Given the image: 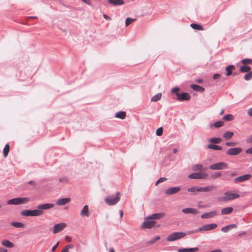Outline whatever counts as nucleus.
<instances>
[{
	"mask_svg": "<svg viewBox=\"0 0 252 252\" xmlns=\"http://www.w3.org/2000/svg\"><path fill=\"white\" fill-rule=\"evenodd\" d=\"M190 87L191 89L197 92H203L205 90L204 88L197 85H191Z\"/></svg>",
	"mask_w": 252,
	"mask_h": 252,
	"instance_id": "27",
	"label": "nucleus"
},
{
	"mask_svg": "<svg viewBox=\"0 0 252 252\" xmlns=\"http://www.w3.org/2000/svg\"><path fill=\"white\" fill-rule=\"evenodd\" d=\"M221 77V75L220 74L216 73L214 74L213 77L214 79H217L220 78Z\"/></svg>",
	"mask_w": 252,
	"mask_h": 252,
	"instance_id": "51",
	"label": "nucleus"
},
{
	"mask_svg": "<svg viewBox=\"0 0 252 252\" xmlns=\"http://www.w3.org/2000/svg\"><path fill=\"white\" fill-rule=\"evenodd\" d=\"M120 192L116 193V196H110L105 198V203L108 205L111 206L117 204L120 200Z\"/></svg>",
	"mask_w": 252,
	"mask_h": 252,
	"instance_id": "5",
	"label": "nucleus"
},
{
	"mask_svg": "<svg viewBox=\"0 0 252 252\" xmlns=\"http://www.w3.org/2000/svg\"><path fill=\"white\" fill-rule=\"evenodd\" d=\"M247 113L249 116L252 117V107L248 109Z\"/></svg>",
	"mask_w": 252,
	"mask_h": 252,
	"instance_id": "52",
	"label": "nucleus"
},
{
	"mask_svg": "<svg viewBox=\"0 0 252 252\" xmlns=\"http://www.w3.org/2000/svg\"><path fill=\"white\" fill-rule=\"evenodd\" d=\"M251 69V67L248 65L242 66L240 69V71L241 72H248Z\"/></svg>",
	"mask_w": 252,
	"mask_h": 252,
	"instance_id": "32",
	"label": "nucleus"
},
{
	"mask_svg": "<svg viewBox=\"0 0 252 252\" xmlns=\"http://www.w3.org/2000/svg\"><path fill=\"white\" fill-rule=\"evenodd\" d=\"M28 184L30 185H32L33 187H34L35 186V184L34 182L33 181H31L29 182Z\"/></svg>",
	"mask_w": 252,
	"mask_h": 252,
	"instance_id": "60",
	"label": "nucleus"
},
{
	"mask_svg": "<svg viewBox=\"0 0 252 252\" xmlns=\"http://www.w3.org/2000/svg\"><path fill=\"white\" fill-rule=\"evenodd\" d=\"M197 188L195 187L189 188L188 189V191L189 192H194L197 191Z\"/></svg>",
	"mask_w": 252,
	"mask_h": 252,
	"instance_id": "50",
	"label": "nucleus"
},
{
	"mask_svg": "<svg viewBox=\"0 0 252 252\" xmlns=\"http://www.w3.org/2000/svg\"><path fill=\"white\" fill-rule=\"evenodd\" d=\"M160 238L159 236H156L155 238H154L153 239H152L151 240H150L149 241H148L147 242V244H153L154 243H155L156 241L159 240L160 239Z\"/></svg>",
	"mask_w": 252,
	"mask_h": 252,
	"instance_id": "42",
	"label": "nucleus"
},
{
	"mask_svg": "<svg viewBox=\"0 0 252 252\" xmlns=\"http://www.w3.org/2000/svg\"><path fill=\"white\" fill-rule=\"evenodd\" d=\"M180 91V89L176 87L172 88L171 90V93L172 94H175L177 96V94H179V92Z\"/></svg>",
	"mask_w": 252,
	"mask_h": 252,
	"instance_id": "43",
	"label": "nucleus"
},
{
	"mask_svg": "<svg viewBox=\"0 0 252 252\" xmlns=\"http://www.w3.org/2000/svg\"><path fill=\"white\" fill-rule=\"evenodd\" d=\"M223 120L226 121L234 120V117L231 114H227L223 117Z\"/></svg>",
	"mask_w": 252,
	"mask_h": 252,
	"instance_id": "39",
	"label": "nucleus"
},
{
	"mask_svg": "<svg viewBox=\"0 0 252 252\" xmlns=\"http://www.w3.org/2000/svg\"><path fill=\"white\" fill-rule=\"evenodd\" d=\"M216 189V187L213 185L208 186L204 187L197 188V191L198 192H211Z\"/></svg>",
	"mask_w": 252,
	"mask_h": 252,
	"instance_id": "13",
	"label": "nucleus"
},
{
	"mask_svg": "<svg viewBox=\"0 0 252 252\" xmlns=\"http://www.w3.org/2000/svg\"><path fill=\"white\" fill-rule=\"evenodd\" d=\"M167 180L166 178H160L156 182V186H157L158 184L165 181Z\"/></svg>",
	"mask_w": 252,
	"mask_h": 252,
	"instance_id": "48",
	"label": "nucleus"
},
{
	"mask_svg": "<svg viewBox=\"0 0 252 252\" xmlns=\"http://www.w3.org/2000/svg\"><path fill=\"white\" fill-rule=\"evenodd\" d=\"M190 27L194 30L203 31L204 28L200 25L196 23H192L190 24Z\"/></svg>",
	"mask_w": 252,
	"mask_h": 252,
	"instance_id": "28",
	"label": "nucleus"
},
{
	"mask_svg": "<svg viewBox=\"0 0 252 252\" xmlns=\"http://www.w3.org/2000/svg\"><path fill=\"white\" fill-rule=\"evenodd\" d=\"M80 215L82 217L86 216L88 217L90 216L89 208L88 205H85L84 206L83 208L80 212Z\"/></svg>",
	"mask_w": 252,
	"mask_h": 252,
	"instance_id": "16",
	"label": "nucleus"
},
{
	"mask_svg": "<svg viewBox=\"0 0 252 252\" xmlns=\"http://www.w3.org/2000/svg\"><path fill=\"white\" fill-rule=\"evenodd\" d=\"M66 227V224L65 223H60L55 225L53 232L54 234H56L62 231L64 228Z\"/></svg>",
	"mask_w": 252,
	"mask_h": 252,
	"instance_id": "9",
	"label": "nucleus"
},
{
	"mask_svg": "<svg viewBox=\"0 0 252 252\" xmlns=\"http://www.w3.org/2000/svg\"><path fill=\"white\" fill-rule=\"evenodd\" d=\"M207 148L209 149H213L215 150H221L222 147L215 144H209Z\"/></svg>",
	"mask_w": 252,
	"mask_h": 252,
	"instance_id": "29",
	"label": "nucleus"
},
{
	"mask_svg": "<svg viewBox=\"0 0 252 252\" xmlns=\"http://www.w3.org/2000/svg\"><path fill=\"white\" fill-rule=\"evenodd\" d=\"M135 20H136L135 19H132V18H127L126 19V22H125L126 26V27L129 26L130 24H131Z\"/></svg>",
	"mask_w": 252,
	"mask_h": 252,
	"instance_id": "41",
	"label": "nucleus"
},
{
	"mask_svg": "<svg viewBox=\"0 0 252 252\" xmlns=\"http://www.w3.org/2000/svg\"><path fill=\"white\" fill-rule=\"evenodd\" d=\"M84 2L87 3L88 5L91 4V0H82Z\"/></svg>",
	"mask_w": 252,
	"mask_h": 252,
	"instance_id": "57",
	"label": "nucleus"
},
{
	"mask_svg": "<svg viewBox=\"0 0 252 252\" xmlns=\"http://www.w3.org/2000/svg\"><path fill=\"white\" fill-rule=\"evenodd\" d=\"M10 147L8 144H6L5 146V147L4 148L3 150V156L6 158L7 157L8 153L9 152Z\"/></svg>",
	"mask_w": 252,
	"mask_h": 252,
	"instance_id": "34",
	"label": "nucleus"
},
{
	"mask_svg": "<svg viewBox=\"0 0 252 252\" xmlns=\"http://www.w3.org/2000/svg\"><path fill=\"white\" fill-rule=\"evenodd\" d=\"M126 116V113L124 111H121L117 113L116 117L121 119H124Z\"/></svg>",
	"mask_w": 252,
	"mask_h": 252,
	"instance_id": "33",
	"label": "nucleus"
},
{
	"mask_svg": "<svg viewBox=\"0 0 252 252\" xmlns=\"http://www.w3.org/2000/svg\"><path fill=\"white\" fill-rule=\"evenodd\" d=\"M70 201V198H64L60 199L58 200H57L56 204L58 205L62 206L68 203H69Z\"/></svg>",
	"mask_w": 252,
	"mask_h": 252,
	"instance_id": "18",
	"label": "nucleus"
},
{
	"mask_svg": "<svg viewBox=\"0 0 252 252\" xmlns=\"http://www.w3.org/2000/svg\"><path fill=\"white\" fill-rule=\"evenodd\" d=\"M203 168V166L201 164H194L192 167V169L193 171H199Z\"/></svg>",
	"mask_w": 252,
	"mask_h": 252,
	"instance_id": "36",
	"label": "nucleus"
},
{
	"mask_svg": "<svg viewBox=\"0 0 252 252\" xmlns=\"http://www.w3.org/2000/svg\"><path fill=\"white\" fill-rule=\"evenodd\" d=\"M242 151L241 148H232L229 149L226 152V154L230 156H236L240 154Z\"/></svg>",
	"mask_w": 252,
	"mask_h": 252,
	"instance_id": "8",
	"label": "nucleus"
},
{
	"mask_svg": "<svg viewBox=\"0 0 252 252\" xmlns=\"http://www.w3.org/2000/svg\"><path fill=\"white\" fill-rule=\"evenodd\" d=\"M221 174L220 172H218L215 174H213L211 176V178L212 179H215L219 177H220L221 176Z\"/></svg>",
	"mask_w": 252,
	"mask_h": 252,
	"instance_id": "47",
	"label": "nucleus"
},
{
	"mask_svg": "<svg viewBox=\"0 0 252 252\" xmlns=\"http://www.w3.org/2000/svg\"><path fill=\"white\" fill-rule=\"evenodd\" d=\"M73 247L74 246L72 244L68 245L62 250V252H69V249H72Z\"/></svg>",
	"mask_w": 252,
	"mask_h": 252,
	"instance_id": "40",
	"label": "nucleus"
},
{
	"mask_svg": "<svg viewBox=\"0 0 252 252\" xmlns=\"http://www.w3.org/2000/svg\"><path fill=\"white\" fill-rule=\"evenodd\" d=\"M59 242H57V243L56 244L55 246H54L52 249V251L53 252H54L56 249L57 248V247H58L59 245Z\"/></svg>",
	"mask_w": 252,
	"mask_h": 252,
	"instance_id": "53",
	"label": "nucleus"
},
{
	"mask_svg": "<svg viewBox=\"0 0 252 252\" xmlns=\"http://www.w3.org/2000/svg\"><path fill=\"white\" fill-rule=\"evenodd\" d=\"M252 178V175L250 174H245L236 178L234 179L235 183L243 182L250 180Z\"/></svg>",
	"mask_w": 252,
	"mask_h": 252,
	"instance_id": "11",
	"label": "nucleus"
},
{
	"mask_svg": "<svg viewBox=\"0 0 252 252\" xmlns=\"http://www.w3.org/2000/svg\"><path fill=\"white\" fill-rule=\"evenodd\" d=\"M180 190V188L179 187L171 188L165 191V194L167 195H170L178 192Z\"/></svg>",
	"mask_w": 252,
	"mask_h": 252,
	"instance_id": "17",
	"label": "nucleus"
},
{
	"mask_svg": "<svg viewBox=\"0 0 252 252\" xmlns=\"http://www.w3.org/2000/svg\"><path fill=\"white\" fill-rule=\"evenodd\" d=\"M109 252H115V251H114V250L113 249L111 248V249H110Z\"/></svg>",
	"mask_w": 252,
	"mask_h": 252,
	"instance_id": "63",
	"label": "nucleus"
},
{
	"mask_svg": "<svg viewBox=\"0 0 252 252\" xmlns=\"http://www.w3.org/2000/svg\"><path fill=\"white\" fill-rule=\"evenodd\" d=\"M120 216H121V217H122L123 216V212L122 211H120Z\"/></svg>",
	"mask_w": 252,
	"mask_h": 252,
	"instance_id": "64",
	"label": "nucleus"
},
{
	"mask_svg": "<svg viewBox=\"0 0 252 252\" xmlns=\"http://www.w3.org/2000/svg\"><path fill=\"white\" fill-rule=\"evenodd\" d=\"M217 227L216 223L206 224L198 229L199 231H208L215 229Z\"/></svg>",
	"mask_w": 252,
	"mask_h": 252,
	"instance_id": "10",
	"label": "nucleus"
},
{
	"mask_svg": "<svg viewBox=\"0 0 252 252\" xmlns=\"http://www.w3.org/2000/svg\"><path fill=\"white\" fill-rule=\"evenodd\" d=\"M198 249L197 248H184L179 249L178 250V252H195L197 251Z\"/></svg>",
	"mask_w": 252,
	"mask_h": 252,
	"instance_id": "24",
	"label": "nucleus"
},
{
	"mask_svg": "<svg viewBox=\"0 0 252 252\" xmlns=\"http://www.w3.org/2000/svg\"><path fill=\"white\" fill-rule=\"evenodd\" d=\"M177 99L179 101L189 100L190 99V96L187 93L178 94Z\"/></svg>",
	"mask_w": 252,
	"mask_h": 252,
	"instance_id": "12",
	"label": "nucleus"
},
{
	"mask_svg": "<svg viewBox=\"0 0 252 252\" xmlns=\"http://www.w3.org/2000/svg\"><path fill=\"white\" fill-rule=\"evenodd\" d=\"M234 68H235V67L233 65H230L227 66L226 68V75L227 76L230 75L232 74V70L234 69Z\"/></svg>",
	"mask_w": 252,
	"mask_h": 252,
	"instance_id": "31",
	"label": "nucleus"
},
{
	"mask_svg": "<svg viewBox=\"0 0 252 252\" xmlns=\"http://www.w3.org/2000/svg\"><path fill=\"white\" fill-rule=\"evenodd\" d=\"M11 224L13 227L17 228H24L25 226L24 224L20 222H12Z\"/></svg>",
	"mask_w": 252,
	"mask_h": 252,
	"instance_id": "30",
	"label": "nucleus"
},
{
	"mask_svg": "<svg viewBox=\"0 0 252 252\" xmlns=\"http://www.w3.org/2000/svg\"><path fill=\"white\" fill-rule=\"evenodd\" d=\"M65 240L68 242H70L72 240V239L70 237L68 236H66L65 237Z\"/></svg>",
	"mask_w": 252,
	"mask_h": 252,
	"instance_id": "54",
	"label": "nucleus"
},
{
	"mask_svg": "<svg viewBox=\"0 0 252 252\" xmlns=\"http://www.w3.org/2000/svg\"><path fill=\"white\" fill-rule=\"evenodd\" d=\"M247 143H252V135L250 136L247 139Z\"/></svg>",
	"mask_w": 252,
	"mask_h": 252,
	"instance_id": "56",
	"label": "nucleus"
},
{
	"mask_svg": "<svg viewBox=\"0 0 252 252\" xmlns=\"http://www.w3.org/2000/svg\"><path fill=\"white\" fill-rule=\"evenodd\" d=\"M0 252H7V250L3 248H0Z\"/></svg>",
	"mask_w": 252,
	"mask_h": 252,
	"instance_id": "59",
	"label": "nucleus"
},
{
	"mask_svg": "<svg viewBox=\"0 0 252 252\" xmlns=\"http://www.w3.org/2000/svg\"><path fill=\"white\" fill-rule=\"evenodd\" d=\"M103 17L107 20H111V18L106 14L103 15Z\"/></svg>",
	"mask_w": 252,
	"mask_h": 252,
	"instance_id": "58",
	"label": "nucleus"
},
{
	"mask_svg": "<svg viewBox=\"0 0 252 252\" xmlns=\"http://www.w3.org/2000/svg\"><path fill=\"white\" fill-rule=\"evenodd\" d=\"M196 82L200 83L202 82V80L201 79H198L196 80Z\"/></svg>",
	"mask_w": 252,
	"mask_h": 252,
	"instance_id": "62",
	"label": "nucleus"
},
{
	"mask_svg": "<svg viewBox=\"0 0 252 252\" xmlns=\"http://www.w3.org/2000/svg\"><path fill=\"white\" fill-rule=\"evenodd\" d=\"M233 209L231 207L223 208L221 210V215L230 214L233 212Z\"/></svg>",
	"mask_w": 252,
	"mask_h": 252,
	"instance_id": "20",
	"label": "nucleus"
},
{
	"mask_svg": "<svg viewBox=\"0 0 252 252\" xmlns=\"http://www.w3.org/2000/svg\"><path fill=\"white\" fill-rule=\"evenodd\" d=\"M211 252H221V250L218 249V250H215L212 251Z\"/></svg>",
	"mask_w": 252,
	"mask_h": 252,
	"instance_id": "61",
	"label": "nucleus"
},
{
	"mask_svg": "<svg viewBox=\"0 0 252 252\" xmlns=\"http://www.w3.org/2000/svg\"><path fill=\"white\" fill-rule=\"evenodd\" d=\"M207 174L203 172L194 173L189 175V178L195 179H204L207 178Z\"/></svg>",
	"mask_w": 252,
	"mask_h": 252,
	"instance_id": "7",
	"label": "nucleus"
},
{
	"mask_svg": "<svg viewBox=\"0 0 252 252\" xmlns=\"http://www.w3.org/2000/svg\"><path fill=\"white\" fill-rule=\"evenodd\" d=\"M239 197V195L237 193H231L230 191H227L224 193V196L218 198V200L220 201H227L235 199Z\"/></svg>",
	"mask_w": 252,
	"mask_h": 252,
	"instance_id": "3",
	"label": "nucleus"
},
{
	"mask_svg": "<svg viewBox=\"0 0 252 252\" xmlns=\"http://www.w3.org/2000/svg\"><path fill=\"white\" fill-rule=\"evenodd\" d=\"M218 215L217 211H213L209 213H204L201 216L202 219H210Z\"/></svg>",
	"mask_w": 252,
	"mask_h": 252,
	"instance_id": "15",
	"label": "nucleus"
},
{
	"mask_svg": "<svg viewBox=\"0 0 252 252\" xmlns=\"http://www.w3.org/2000/svg\"><path fill=\"white\" fill-rule=\"evenodd\" d=\"M54 204L52 203H46L39 205L37 209L35 210H25L21 212V215L25 217L39 216L43 214L44 210H47L53 208Z\"/></svg>",
	"mask_w": 252,
	"mask_h": 252,
	"instance_id": "1",
	"label": "nucleus"
},
{
	"mask_svg": "<svg viewBox=\"0 0 252 252\" xmlns=\"http://www.w3.org/2000/svg\"><path fill=\"white\" fill-rule=\"evenodd\" d=\"M226 145L229 147H233L236 145V143L234 142H228L226 143Z\"/></svg>",
	"mask_w": 252,
	"mask_h": 252,
	"instance_id": "49",
	"label": "nucleus"
},
{
	"mask_svg": "<svg viewBox=\"0 0 252 252\" xmlns=\"http://www.w3.org/2000/svg\"><path fill=\"white\" fill-rule=\"evenodd\" d=\"M156 224V221L154 220H147L144 221L142 224L141 227L143 228H152Z\"/></svg>",
	"mask_w": 252,
	"mask_h": 252,
	"instance_id": "14",
	"label": "nucleus"
},
{
	"mask_svg": "<svg viewBox=\"0 0 252 252\" xmlns=\"http://www.w3.org/2000/svg\"><path fill=\"white\" fill-rule=\"evenodd\" d=\"M186 233L182 232H176L170 234L166 238L167 241L172 242L185 237Z\"/></svg>",
	"mask_w": 252,
	"mask_h": 252,
	"instance_id": "4",
	"label": "nucleus"
},
{
	"mask_svg": "<svg viewBox=\"0 0 252 252\" xmlns=\"http://www.w3.org/2000/svg\"><path fill=\"white\" fill-rule=\"evenodd\" d=\"M236 227H237V225L235 224H230V225H227L225 227H222L221 228V231L223 232H227L231 229L235 228Z\"/></svg>",
	"mask_w": 252,
	"mask_h": 252,
	"instance_id": "25",
	"label": "nucleus"
},
{
	"mask_svg": "<svg viewBox=\"0 0 252 252\" xmlns=\"http://www.w3.org/2000/svg\"><path fill=\"white\" fill-rule=\"evenodd\" d=\"M223 123L222 121H218L214 124V126L216 127H220L222 126Z\"/></svg>",
	"mask_w": 252,
	"mask_h": 252,
	"instance_id": "45",
	"label": "nucleus"
},
{
	"mask_svg": "<svg viewBox=\"0 0 252 252\" xmlns=\"http://www.w3.org/2000/svg\"><path fill=\"white\" fill-rule=\"evenodd\" d=\"M227 164L223 162H220L211 165L210 169L212 170H222L226 168Z\"/></svg>",
	"mask_w": 252,
	"mask_h": 252,
	"instance_id": "6",
	"label": "nucleus"
},
{
	"mask_svg": "<svg viewBox=\"0 0 252 252\" xmlns=\"http://www.w3.org/2000/svg\"><path fill=\"white\" fill-rule=\"evenodd\" d=\"M161 95H162L161 93H158V94L154 95L151 99V101L156 102V101H157L160 100L161 97Z\"/></svg>",
	"mask_w": 252,
	"mask_h": 252,
	"instance_id": "35",
	"label": "nucleus"
},
{
	"mask_svg": "<svg viewBox=\"0 0 252 252\" xmlns=\"http://www.w3.org/2000/svg\"><path fill=\"white\" fill-rule=\"evenodd\" d=\"M163 133L162 127L158 128L156 130V134L158 136H161Z\"/></svg>",
	"mask_w": 252,
	"mask_h": 252,
	"instance_id": "46",
	"label": "nucleus"
},
{
	"mask_svg": "<svg viewBox=\"0 0 252 252\" xmlns=\"http://www.w3.org/2000/svg\"><path fill=\"white\" fill-rule=\"evenodd\" d=\"M210 142L212 143H220L221 139L220 138H212L210 139Z\"/></svg>",
	"mask_w": 252,
	"mask_h": 252,
	"instance_id": "38",
	"label": "nucleus"
},
{
	"mask_svg": "<svg viewBox=\"0 0 252 252\" xmlns=\"http://www.w3.org/2000/svg\"><path fill=\"white\" fill-rule=\"evenodd\" d=\"M246 153L247 154H252V147L247 149L246 151Z\"/></svg>",
	"mask_w": 252,
	"mask_h": 252,
	"instance_id": "55",
	"label": "nucleus"
},
{
	"mask_svg": "<svg viewBox=\"0 0 252 252\" xmlns=\"http://www.w3.org/2000/svg\"><path fill=\"white\" fill-rule=\"evenodd\" d=\"M241 62L244 64H252V60L250 59H243Z\"/></svg>",
	"mask_w": 252,
	"mask_h": 252,
	"instance_id": "44",
	"label": "nucleus"
},
{
	"mask_svg": "<svg viewBox=\"0 0 252 252\" xmlns=\"http://www.w3.org/2000/svg\"><path fill=\"white\" fill-rule=\"evenodd\" d=\"M182 212L185 214H196L198 213V211L196 209L190 208L183 209Z\"/></svg>",
	"mask_w": 252,
	"mask_h": 252,
	"instance_id": "21",
	"label": "nucleus"
},
{
	"mask_svg": "<svg viewBox=\"0 0 252 252\" xmlns=\"http://www.w3.org/2000/svg\"><path fill=\"white\" fill-rule=\"evenodd\" d=\"M1 245L8 248H12L14 247V244L8 240H3L1 241Z\"/></svg>",
	"mask_w": 252,
	"mask_h": 252,
	"instance_id": "19",
	"label": "nucleus"
},
{
	"mask_svg": "<svg viewBox=\"0 0 252 252\" xmlns=\"http://www.w3.org/2000/svg\"><path fill=\"white\" fill-rule=\"evenodd\" d=\"M108 2L113 5H121L124 4L123 0H108Z\"/></svg>",
	"mask_w": 252,
	"mask_h": 252,
	"instance_id": "23",
	"label": "nucleus"
},
{
	"mask_svg": "<svg viewBox=\"0 0 252 252\" xmlns=\"http://www.w3.org/2000/svg\"><path fill=\"white\" fill-rule=\"evenodd\" d=\"M30 201L28 197H18L9 200L7 202L8 205H20L26 204Z\"/></svg>",
	"mask_w": 252,
	"mask_h": 252,
	"instance_id": "2",
	"label": "nucleus"
},
{
	"mask_svg": "<svg viewBox=\"0 0 252 252\" xmlns=\"http://www.w3.org/2000/svg\"><path fill=\"white\" fill-rule=\"evenodd\" d=\"M244 79L249 81L252 79V71L247 72L245 75H244Z\"/></svg>",
	"mask_w": 252,
	"mask_h": 252,
	"instance_id": "37",
	"label": "nucleus"
},
{
	"mask_svg": "<svg viewBox=\"0 0 252 252\" xmlns=\"http://www.w3.org/2000/svg\"><path fill=\"white\" fill-rule=\"evenodd\" d=\"M164 216V213H158L153 214L147 218L149 220H156L161 218Z\"/></svg>",
	"mask_w": 252,
	"mask_h": 252,
	"instance_id": "22",
	"label": "nucleus"
},
{
	"mask_svg": "<svg viewBox=\"0 0 252 252\" xmlns=\"http://www.w3.org/2000/svg\"><path fill=\"white\" fill-rule=\"evenodd\" d=\"M234 135V133L231 131H226L222 135L223 138L225 140H228Z\"/></svg>",
	"mask_w": 252,
	"mask_h": 252,
	"instance_id": "26",
	"label": "nucleus"
}]
</instances>
